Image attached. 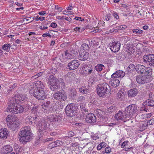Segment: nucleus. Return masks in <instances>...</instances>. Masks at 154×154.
Here are the masks:
<instances>
[{
    "label": "nucleus",
    "mask_w": 154,
    "mask_h": 154,
    "mask_svg": "<svg viewBox=\"0 0 154 154\" xmlns=\"http://www.w3.org/2000/svg\"><path fill=\"white\" fill-rule=\"evenodd\" d=\"M92 139L94 140H95L99 138V137L97 136H96V135H94L93 136H92Z\"/></svg>",
    "instance_id": "57"
},
{
    "label": "nucleus",
    "mask_w": 154,
    "mask_h": 154,
    "mask_svg": "<svg viewBox=\"0 0 154 154\" xmlns=\"http://www.w3.org/2000/svg\"><path fill=\"white\" fill-rule=\"evenodd\" d=\"M48 120L51 122L56 121L59 122L61 120V118L60 116L57 115H51L49 116Z\"/></svg>",
    "instance_id": "25"
},
{
    "label": "nucleus",
    "mask_w": 154,
    "mask_h": 154,
    "mask_svg": "<svg viewBox=\"0 0 154 154\" xmlns=\"http://www.w3.org/2000/svg\"><path fill=\"white\" fill-rule=\"evenodd\" d=\"M9 133L7 129L5 128H3L2 129L0 130V138L3 139H6Z\"/></svg>",
    "instance_id": "26"
},
{
    "label": "nucleus",
    "mask_w": 154,
    "mask_h": 154,
    "mask_svg": "<svg viewBox=\"0 0 154 154\" xmlns=\"http://www.w3.org/2000/svg\"><path fill=\"white\" fill-rule=\"evenodd\" d=\"M80 63L78 60H73L68 64V69L70 70H73L77 69L79 66Z\"/></svg>",
    "instance_id": "13"
},
{
    "label": "nucleus",
    "mask_w": 154,
    "mask_h": 154,
    "mask_svg": "<svg viewBox=\"0 0 154 154\" xmlns=\"http://www.w3.org/2000/svg\"><path fill=\"white\" fill-rule=\"evenodd\" d=\"M74 19L76 20H79L80 21H82L84 20V19L80 17H75L74 18Z\"/></svg>",
    "instance_id": "50"
},
{
    "label": "nucleus",
    "mask_w": 154,
    "mask_h": 154,
    "mask_svg": "<svg viewBox=\"0 0 154 154\" xmlns=\"http://www.w3.org/2000/svg\"><path fill=\"white\" fill-rule=\"evenodd\" d=\"M36 124L37 127L39 129L40 132L44 130H46L49 128L50 126V124L44 119L39 120Z\"/></svg>",
    "instance_id": "10"
},
{
    "label": "nucleus",
    "mask_w": 154,
    "mask_h": 154,
    "mask_svg": "<svg viewBox=\"0 0 154 154\" xmlns=\"http://www.w3.org/2000/svg\"><path fill=\"white\" fill-rule=\"evenodd\" d=\"M110 49L114 52H118L120 49L121 43L119 42H114L109 44Z\"/></svg>",
    "instance_id": "14"
},
{
    "label": "nucleus",
    "mask_w": 154,
    "mask_h": 154,
    "mask_svg": "<svg viewBox=\"0 0 154 154\" xmlns=\"http://www.w3.org/2000/svg\"><path fill=\"white\" fill-rule=\"evenodd\" d=\"M82 68L83 71L88 74H91L92 71V66L89 65H88L85 63H83Z\"/></svg>",
    "instance_id": "20"
},
{
    "label": "nucleus",
    "mask_w": 154,
    "mask_h": 154,
    "mask_svg": "<svg viewBox=\"0 0 154 154\" xmlns=\"http://www.w3.org/2000/svg\"><path fill=\"white\" fill-rule=\"evenodd\" d=\"M19 139L20 142L25 144L33 139V136L29 127L25 126L21 128L19 133Z\"/></svg>",
    "instance_id": "1"
},
{
    "label": "nucleus",
    "mask_w": 154,
    "mask_h": 154,
    "mask_svg": "<svg viewBox=\"0 0 154 154\" xmlns=\"http://www.w3.org/2000/svg\"><path fill=\"white\" fill-rule=\"evenodd\" d=\"M116 119L117 120H128L129 119L128 117L125 116L124 111L122 112V111H119V112L115 116Z\"/></svg>",
    "instance_id": "18"
},
{
    "label": "nucleus",
    "mask_w": 154,
    "mask_h": 154,
    "mask_svg": "<svg viewBox=\"0 0 154 154\" xmlns=\"http://www.w3.org/2000/svg\"><path fill=\"white\" fill-rule=\"evenodd\" d=\"M138 29H134L133 30H132V31L134 33L138 34Z\"/></svg>",
    "instance_id": "62"
},
{
    "label": "nucleus",
    "mask_w": 154,
    "mask_h": 154,
    "mask_svg": "<svg viewBox=\"0 0 154 154\" xmlns=\"http://www.w3.org/2000/svg\"><path fill=\"white\" fill-rule=\"evenodd\" d=\"M97 90V94L101 97L109 93L110 88L109 85L106 83H103L98 85Z\"/></svg>",
    "instance_id": "3"
},
{
    "label": "nucleus",
    "mask_w": 154,
    "mask_h": 154,
    "mask_svg": "<svg viewBox=\"0 0 154 154\" xmlns=\"http://www.w3.org/2000/svg\"><path fill=\"white\" fill-rule=\"evenodd\" d=\"M128 141H125L121 145V146L122 148H124L125 146L127 145V143H128Z\"/></svg>",
    "instance_id": "55"
},
{
    "label": "nucleus",
    "mask_w": 154,
    "mask_h": 154,
    "mask_svg": "<svg viewBox=\"0 0 154 154\" xmlns=\"http://www.w3.org/2000/svg\"><path fill=\"white\" fill-rule=\"evenodd\" d=\"M135 70L138 74L150 76L152 74V69L150 68L146 67L140 64H137L136 66Z\"/></svg>",
    "instance_id": "5"
},
{
    "label": "nucleus",
    "mask_w": 154,
    "mask_h": 154,
    "mask_svg": "<svg viewBox=\"0 0 154 154\" xmlns=\"http://www.w3.org/2000/svg\"><path fill=\"white\" fill-rule=\"evenodd\" d=\"M124 42L125 43H127V42L130 40V38L127 37H125L124 38Z\"/></svg>",
    "instance_id": "56"
},
{
    "label": "nucleus",
    "mask_w": 154,
    "mask_h": 154,
    "mask_svg": "<svg viewBox=\"0 0 154 154\" xmlns=\"http://www.w3.org/2000/svg\"><path fill=\"white\" fill-rule=\"evenodd\" d=\"M95 112L97 117L100 119L101 122L103 123L105 122V119L103 115V113H105L104 112L102 111L100 109H98L95 111Z\"/></svg>",
    "instance_id": "17"
},
{
    "label": "nucleus",
    "mask_w": 154,
    "mask_h": 154,
    "mask_svg": "<svg viewBox=\"0 0 154 154\" xmlns=\"http://www.w3.org/2000/svg\"><path fill=\"white\" fill-rule=\"evenodd\" d=\"M127 27V26L125 25H122L118 26L116 27L118 31V30H122L125 29Z\"/></svg>",
    "instance_id": "43"
},
{
    "label": "nucleus",
    "mask_w": 154,
    "mask_h": 154,
    "mask_svg": "<svg viewBox=\"0 0 154 154\" xmlns=\"http://www.w3.org/2000/svg\"><path fill=\"white\" fill-rule=\"evenodd\" d=\"M137 105L135 104H132L126 107L124 111L125 116L128 117L129 119L131 117V115L135 113L137 111Z\"/></svg>",
    "instance_id": "8"
},
{
    "label": "nucleus",
    "mask_w": 154,
    "mask_h": 154,
    "mask_svg": "<svg viewBox=\"0 0 154 154\" xmlns=\"http://www.w3.org/2000/svg\"><path fill=\"white\" fill-rule=\"evenodd\" d=\"M111 150V149L109 147H107L105 149V151H102V152L104 154H107L110 152Z\"/></svg>",
    "instance_id": "39"
},
{
    "label": "nucleus",
    "mask_w": 154,
    "mask_h": 154,
    "mask_svg": "<svg viewBox=\"0 0 154 154\" xmlns=\"http://www.w3.org/2000/svg\"><path fill=\"white\" fill-rule=\"evenodd\" d=\"M115 108L113 106H111L109 107L107 111V112L108 113L114 111Z\"/></svg>",
    "instance_id": "45"
},
{
    "label": "nucleus",
    "mask_w": 154,
    "mask_h": 154,
    "mask_svg": "<svg viewBox=\"0 0 154 154\" xmlns=\"http://www.w3.org/2000/svg\"><path fill=\"white\" fill-rule=\"evenodd\" d=\"M53 98L59 101H64L67 99L66 93L63 90L56 92L53 95Z\"/></svg>",
    "instance_id": "9"
},
{
    "label": "nucleus",
    "mask_w": 154,
    "mask_h": 154,
    "mask_svg": "<svg viewBox=\"0 0 154 154\" xmlns=\"http://www.w3.org/2000/svg\"><path fill=\"white\" fill-rule=\"evenodd\" d=\"M65 19L66 20L68 21H70L72 20L71 17H66L65 18Z\"/></svg>",
    "instance_id": "61"
},
{
    "label": "nucleus",
    "mask_w": 154,
    "mask_h": 154,
    "mask_svg": "<svg viewBox=\"0 0 154 154\" xmlns=\"http://www.w3.org/2000/svg\"><path fill=\"white\" fill-rule=\"evenodd\" d=\"M143 106L141 107L140 110L147 111L150 107L154 106V101L148 99L144 102L142 104Z\"/></svg>",
    "instance_id": "12"
},
{
    "label": "nucleus",
    "mask_w": 154,
    "mask_h": 154,
    "mask_svg": "<svg viewBox=\"0 0 154 154\" xmlns=\"http://www.w3.org/2000/svg\"><path fill=\"white\" fill-rule=\"evenodd\" d=\"M80 92L83 94H87L89 91L88 86H82L79 89Z\"/></svg>",
    "instance_id": "29"
},
{
    "label": "nucleus",
    "mask_w": 154,
    "mask_h": 154,
    "mask_svg": "<svg viewBox=\"0 0 154 154\" xmlns=\"http://www.w3.org/2000/svg\"><path fill=\"white\" fill-rule=\"evenodd\" d=\"M29 92L32 94L33 96L36 98L38 100H42L45 98L46 96V94L44 90H33L30 89Z\"/></svg>",
    "instance_id": "7"
},
{
    "label": "nucleus",
    "mask_w": 154,
    "mask_h": 154,
    "mask_svg": "<svg viewBox=\"0 0 154 154\" xmlns=\"http://www.w3.org/2000/svg\"><path fill=\"white\" fill-rule=\"evenodd\" d=\"M139 93L137 89L133 88L129 90L128 93V96L129 97H132L137 96Z\"/></svg>",
    "instance_id": "24"
},
{
    "label": "nucleus",
    "mask_w": 154,
    "mask_h": 154,
    "mask_svg": "<svg viewBox=\"0 0 154 154\" xmlns=\"http://www.w3.org/2000/svg\"><path fill=\"white\" fill-rule=\"evenodd\" d=\"M109 83L111 86L116 88L119 85L120 81L117 79H113L109 81Z\"/></svg>",
    "instance_id": "28"
},
{
    "label": "nucleus",
    "mask_w": 154,
    "mask_h": 154,
    "mask_svg": "<svg viewBox=\"0 0 154 154\" xmlns=\"http://www.w3.org/2000/svg\"><path fill=\"white\" fill-rule=\"evenodd\" d=\"M45 85L43 83L40 81H36L33 85V87L31 88L30 89L33 90H44Z\"/></svg>",
    "instance_id": "15"
},
{
    "label": "nucleus",
    "mask_w": 154,
    "mask_h": 154,
    "mask_svg": "<svg viewBox=\"0 0 154 154\" xmlns=\"http://www.w3.org/2000/svg\"><path fill=\"white\" fill-rule=\"evenodd\" d=\"M45 17H40L37 16L36 17L35 20L36 21H38L39 20H40L41 21H43L45 20Z\"/></svg>",
    "instance_id": "47"
},
{
    "label": "nucleus",
    "mask_w": 154,
    "mask_h": 154,
    "mask_svg": "<svg viewBox=\"0 0 154 154\" xmlns=\"http://www.w3.org/2000/svg\"><path fill=\"white\" fill-rule=\"evenodd\" d=\"M85 120L88 123H93L96 122V117L94 114L90 113L86 116Z\"/></svg>",
    "instance_id": "19"
},
{
    "label": "nucleus",
    "mask_w": 154,
    "mask_h": 154,
    "mask_svg": "<svg viewBox=\"0 0 154 154\" xmlns=\"http://www.w3.org/2000/svg\"><path fill=\"white\" fill-rule=\"evenodd\" d=\"M113 16H114L117 19H118L119 18V17L117 14L115 13H114L113 14Z\"/></svg>",
    "instance_id": "64"
},
{
    "label": "nucleus",
    "mask_w": 154,
    "mask_h": 154,
    "mask_svg": "<svg viewBox=\"0 0 154 154\" xmlns=\"http://www.w3.org/2000/svg\"><path fill=\"white\" fill-rule=\"evenodd\" d=\"M39 28L41 29H45L48 28L47 26H40Z\"/></svg>",
    "instance_id": "59"
},
{
    "label": "nucleus",
    "mask_w": 154,
    "mask_h": 154,
    "mask_svg": "<svg viewBox=\"0 0 154 154\" xmlns=\"http://www.w3.org/2000/svg\"><path fill=\"white\" fill-rule=\"evenodd\" d=\"M90 48L89 47L88 45L85 43H84L82 44L81 47L80 51H88Z\"/></svg>",
    "instance_id": "30"
},
{
    "label": "nucleus",
    "mask_w": 154,
    "mask_h": 154,
    "mask_svg": "<svg viewBox=\"0 0 154 154\" xmlns=\"http://www.w3.org/2000/svg\"><path fill=\"white\" fill-rule=\"evenodd\" d=\"M77 105L73 103L68 104L66 108L65 112L68 116L72 117L76 114V111L78 109Z\"/></svg>",
    "instance_id": "6"
},
{
    "label": "nucleus",
    "mask_w": 154,
    "mask_h": 154,
    "mask_svg": "<svg viewBox=\"0 0 154 154\" xmlns=\"http://www.w3.org/2000/svg\"><path fill=\"white\" fill-rule=\"evenodd\" d=\"M148 125H147V123L145 124H143L142 125V127H143V129H145L146 128V126Z\"/></svg>",
    "instance_id": "58"
},
{
    "label": "nucleus",
    "mask_w": 154,
    "mask_h": 154,
    "mask_svg": "<svg viewBox=\"0 0 154 154\" xmlns=\"http://www.w3.org/2000/svg\"><path fill=\"white\" fill-rule=\"evenodd\" d=\"M26 119L28 120L29 122L36 124L38 122V121L39 119V117L35 115L34 116H28L26 118Z\"/></svg>",
    "instance_id": "22"
},
{
    "label": "nucleus",
    "mask_w": 154,
    "mask_h": 154,
    "mask_svg": "<svg viewBox=\"0 0 154 154\" xmlns=\"http://www.w3.org/2000/svg\"><path fill=\"white\" fill-rule=\"evenodd\" d=\"M2 49L5 51L6 52H8L10 50V44H5L2 46Z\"/></svg>",
    "instance_id": "35"
},
{
    "label": "nucleus",
    "mask_w": 154,
    "mask_h": 154,
    "mask_svg": "<svg viewBox=\"0 0 154 154\" xmlns=\"http://www.w3.org/2000/svg\"><path fill=\"white\" fill-rule=\"evenodd\" d=\"M47 83L50 89L54 91H57L60 87L59 80L53 75H50L48 78Z\"/></svg>",
    "instance_id": "2"
},
{
    "label": "nucleus",
    "mask_w": 154,
    "mask_h": 154,
    "mask_svg": "<svg viewBox=\"0 0 154 154\" xmlns=\"http://www.w3.org/2000/svg\"><path fill=\"white\" fill-rule=\"evenodd\" d=\"M50 104V102L49 101H48L46 102H44L43 103L41 106L42 108L45 110H46L49 106V105Z\"/></svg>",
    "instance_id": "34"
},
{
    "label": "nucleus",
    "mask_w": 154,
    "mask_h": 154,
    "mask_svg": "<svg viewBox=\"0 0 154 154\" xmlns=\"http://www.w3.org/2000/svg\"><path fill=\"white\" fill-rule=\"evenodd\" d=\"M5 150L4 152L5 153H8L11 152L13 150V149L10 145H7L5 146L4 147Z\"/></svg>",
    "instance_id": "32"
},
{
    "label": "nucleus",
    "mask_w": 154,
    "mask_h": 154,
    "mask_svg": "<svg viewBox=\"0 0 154 154\" xmlns=\"http://www.w3.org/2000/svg\"><path fill=\"white\" fill-rule=\"evenodd\" d=\"M103 143H100L99 144L97 147L98 150H100L103 148L102 144Z\"/></svg>",
    "instance_id": "54"
},
{
    "label": "nucleus",
    "mask_w": 154,
    "mask_h": 154,
    "mask_svg": "<svg viewBox=\"0 0 154 154\" xmlns=\"http://www.w3.org/2000/svg\"><path fill=\"white\" fill-rule=\"evenodd\" d=\"M49 147L51 149L56 147V145H55L54 142L50 143L49 145Z\"/></svg>",
    "instance_id": "46"
},
{
    "label": "nucleus",
    "mask_w": 154,
    "mask_h": 154,
    "mask_svg": "<svg viewBox=\"0 0 154 154\" xmlns=\"http://www.w3.org/2000/svg\"><path fill=\"white\" fill-rule=\"evenodd\" d=\"M71 12L67 11H64L63 12V14H69V13Z\"/></svg>",
    "instance_id": "60"
},
{
    "label": "nucleus",
    "mask_w": 154,
    "mask_h": 154,
    "mask_svg": "<svg viewBox=\"0 0 154 154\" xmlns=\"http://www.w3.org/2000/svg\"><path fill=\"white\" fill-rule=\"evenodd\" d=\"M127 51L129 54L133 53L134 51V49L133 48V45L132 44H129L127 45Z\"/></svg>",
    "instance_id": "31"
},
{
    "label": "nucleus",
    "mask_w": 154,
    "mask_h": 154,
    "mask_svg": "<svg viewBox=\"0 0 154 154\" xmlns=\"http://www.w3.org/2000/svg\"><path fill=\"white\" fill-rule=\"evenodd\" d=\"M37 111V108L36 107H33L32 109V112L34 114H35V113H36V112Z\"/></svg>",
    "instance_id": "52"
},
{
    "label": "nucleus",
    "mask_w": 154,
    "mask_h": 154,
    "mask_svg": "<svg viewBox=\"0 0 154 154\" xmlns=\"http://www.w3.org/2000/svg\"><path fill=\"white\" fill-rule=\"evenodd\" d=\"M136 68V66H135L133 64H131L129 65L128 67L127 68V70L128 71H131L133 70L134 69Z\"/></svg>",
    "instance_id": "38"
},
{
    "label": "nucleus",
    "mask_w": 154,
    "mask_h": 154,
    "mask_svg": "<svg viewBox=\"0 0 154 154\" xmlns=\"http://www.w3.org/2000/svg\"><path fill=\"white\" fill-rule=\"evenodd\" d=\"M143 60L145 63H148L150 66L154 65V54H145L143 56Z\"/></svg>",
    "instance_id": "11"
},
{
    "label": "nucleus",
    "mask_w": 154,
    "mask_h": 154,
    "mask_svg": "<svg viewBox=\"0 0 154 154\" xmlns=\"http://www.w3.org/2000/svg\"><path fill=\"white\" fill-rule=\"evenodd\" d=\"M147 125H152L154 124V119H152L147 122Z\"/></svg>",
    "instance_id": "48"
},
{
    "label": "nucleus",
    "mask_w": 154,
    "mask_h": 154,
    "mask_svg": "<svg viewBox=\"0 0 154 154\" xmlns=\"http://www.w3.org/2000/svg\"><path fill=\"white\" fill-rule=\"evenodd\" d=\"M103 67L104 66L103 65L98 64L95 66V68L97 71L100 72L102 70Z\"/></svg>",
    "instance_id": "36"
},
{
    "label": "nucleus",
    "mask_w": 154,
    "mask_h": 154,
    "mask_svg": "<svg viewBox=\"0 0 154 154\" xmlns=\"http://www.w3.org/2000/svg\"><path fill=\"white\" fill-rule=\"evenodd\" d=\"M110 32V33H112V32H118L117 29H113L110 30L109 31Z\"/></svg>",
    "instance_id": "63"
},
{
    "label": "nucleus",
    "mask_w": 154,
    "mask_h": 154,
    "mask_svg": "<svg viewBox=\"0 0 154 154\" xmlns=\"http://www.w3.org/2000/svg\"><path fill=\"white\" fill-rule=\"evenodd\" d=\"M149 76L148 75H144L136 78L137 82L139 84H143L149 82Z\"/></svg>",
    "instance_id": "16"
},
{
    "label": "nucleus",
    "mask_w": 154,
    "mask_h": 154,
    "mask_svg": "<svg viewBox=\"0 0 154 154\" xmlns=\"http://www.w3.org/2000/svg\"><path fill=\"white\" fill-rule=\"evenodd\" d=\"M70 93V94L71 97L73 98H74L76 96V92L75 91V89H72V91H71Z\"/></svg>",
    "instance_id": "40"
},
{
    "label": "nucleus",
    "mask_w": 154,
    "mask_h": 154,
    "mask_svg": "<svg viewBox=\"0 0 154 154\" xmlns=\"http://www.w3.org/2000/svg\"><path fill=\"white\" fill-rule=\"evenodd\" d=\"M111 17V14H108L106 16V21L109 20Z\"/></svg>",
    "instance_id": "53"
},
{
    "label": "nucleus",
    "mask_w": 154,
    "mask_h": 154,
    "mask_svg": "<svg viewBox=\"0 0 154 154\" xmlns=\"http://www.w3.org/2000/svg\"><path fill=\"white\" fill-rule=\"evenodd\" d=\"M54 143L55 145H56V147L59 146L63 144L62 142L60 140H57L54 141Z\"/></svg>",
    "instance_id": "44"
},
{
    "label": "nucleus",
    "mask_w": 154,
    "mask_h": 154,
    "mask_svg": "<svg viewBox=\"0 0 154 154\" xmlns=\"http://www.w3.org/2000/svg\"><path fill=\"white\" fill-rule=\"evenodd\" d=\"M20 100L19 102L22 103L23 102H25L27 101V98L25 96H20Z\"/></svg>",
    "instance_id": "42"
},
{
    "label": "nucleus",
    "mask_w": 154,
    "mask_h": 154,
    "mask_svg": "<svg viewBox=\"0 0 154 154\" xmlns=\"http://www.w3.org/2000/svg\"><path fill=\"white\" fill-rule=\"evenodd\" d=\"M79 58L80 59L82 60H87L89 57V53L88 51H80Z\"/></svg>",
    "instance_id": "21"
},
{
    "label": "nucleus",
    "mask_w": 154,
    "mask_h": 154,
    "mask_svg": "<svg viewBox=\"0 0 154 154\" xmlns=\"http://www.w3.org/2000/svg\"><path fill=\"white\" fill-rule=\"evenodd\" d=\"M20 100V96L15 95L12 97L11 101L12 102V103H15L18 104Z\"/></svg>",
    "instance_id": "33"
},
{
    "label": "nucleus",
    "mask_w": 154,
    "mask_h": 154,
    "mask_svg": "<svg viewBox=\"0 0 154 154\" xmlns=\"http://www.w3.org/2000/svg\"><path fill=\"white\" fill-rule=\"evenodd\" d=\"M125 75L124 72L122 70H118L113 73L111 76L112 78H119L123 77Z\"/></svg>",
    "instance_id": "27"
},
{
    "label": "nucleus",
    "mask_w": 154,
    "mask_h": 154,
    "mask_svg": "<svg viewBox=\"0 0 154 154\" xmlns=\"http://www.w3.org/2000/svg\"><path fill=\"white\" fill-rule=\"evenodd\" d=\"M23 107L18 104L11 103L6 109L7 112H10L14 114L22 113L23 111Z\"/></svg>",
    "instance_id": "4"
},
{
    "label": "nucleus",
    "mask_w": 154,
    "mask_h": 154,
    "mask_svg": "<svg viewBox=\"0 0 154 154\" xmlns=\"http://www.w3.org/2000/svg\"><path fill=\"white\" fill-rule=\"evenodd\" d=\"M13 116L12 115H9L6 118V120L7 122H13Z\"/></svg>",
    "instance_id": "37"
},
{
    "label": "nucleus",
    "mask_w": 154,
    "mask_h": 154,
    "mask_svg": "<svg viewBox=\"0 0 154 154\" xmlns=\"http://www.w3.org/2000/svg\"><path fill=\"white\" fill-rule=\"evenodd\" d=\"M121 92H119L117 94V97L120 99V100H122L124 97V95H122L121 94Z\"/></svg>",
    "instance_id": "41"
},
{
    "label": "nucleus",
    "mask_w": 154,
    "mask_h": 154,
    "mask_svg": "<svg viewBox=\"0 0 154 154\" xmlns=\"http://www.w3.org/2000/svg\"><path fill=\"white\" fill-rule=\"evenodd\" d=\"M57 24L54 23H52L51 24L50 27H51L54 28L57 27Z\"/></svg>",
    "instance_id": "51"
},
{
    "label": "nucleus",
    "mask_w": 154,
    "mask_h": 154,
    "mask_svg": "<svg viewBox=\"0 0 154 154\" xmlns=\"http://www.w3.org/2000/svg\"><path fill=\"white\" fill-rule=\"evenodd\" d=\"M7 125L12 130L14 131L16 130L19 127V124L17 121H15L8 123Z\"/></svg>",
    "instance_id": "23"
},
{
    "label": "nucleus",
    "mask_w": 154,
    "mask_h": 154,
    "mask_svg": "<svg viewBox=\"0 0 154 154\" xmlns=\"http://www.w3.org/2000/svg\"><path fill=\"white\" fill-rule=\"evenodd\" d=\"M72 73L70 72H68L65 75V77L66 79H68V78H70L72 76Z\"/></svg>",
    "instance_id": "49"
}]
</instances>
